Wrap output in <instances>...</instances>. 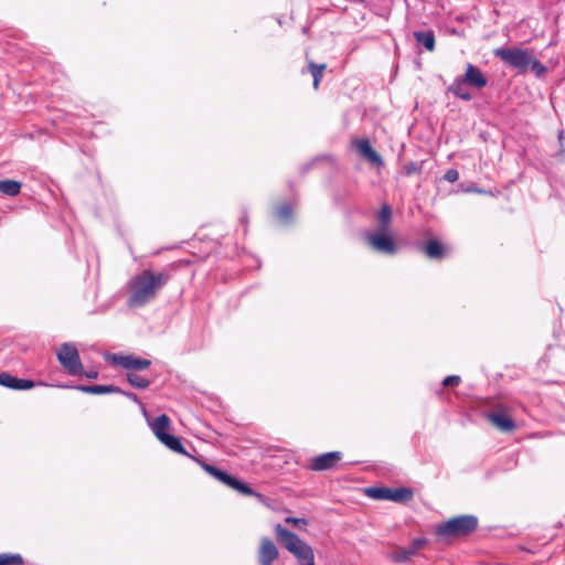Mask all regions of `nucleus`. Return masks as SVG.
I'll list each match as a JSON object with an SVG mask.
<instances>
[{"instance_id": "17", "label": "nucleus", "mask_w": 565, "mask_h": 565, "mask_svg": "<svg viewBox=\"0 0 565 565\" xmlns=\"http://www.w3.org/2000/svg\"><path fill=\"white\" fill-rule=\"evenodd\" d=\"M423 250L430 259H441L447 254V248L435 238L428 239Z\"/></svg>"}, {"instance_id": "15", "label": "nucleus", "mask_w": 565, "mask_h": 565, "mask_svg": "<svg viewBox=\"0 0 565 565\" xmlns=\"http://www.w3.org/2000/svg\"><path fill=\"white\" fill-rule=\"evenodd\" d=\"M489 420L502 431H512L515 428V423L511 417L503 413L493 412L488 415Z\"/></svg>"}, {"instance_id": "7", "label": "nucleus", "mask_w": 565, "mask_h": 565, "mask_svg": "<svg viewBox=\"0 0 565 565\" xmlns=\"http://www.w3.org/2000/svg\"><path fill=\"white\" fill-rule=\"evenodd\" d=\"M427 544L425 537H417L412 541L408 547L395 546L387 557L397 564L407 563L412 557L418 555L419 551Z\"/></svg>"}, {"instance_id": "12", "label": "nucleus", "mask_w": 565, "mask_h": 565, "mask_svg": "<svg viewBox=\"0 0 565 565\" xmlns=\"http://www.w3.org/2000/svg\"><path fill=\"white\" fill-rule=\"evenodd\" d=\"M115 364L122 366L126 370L139 371L150 366V361L147 359L137 358L134 355H117L111 356Z\"/></svg>"}, {"instance_id": "16", "label": "nucleus", "mask_w": 565, "mask_h": 565, "mask_svg": "<svg viewBox=\"0 0 565 565\" xmlns=\"http://www.w3.org/2000/svg\"><path fill=\"white\" fill-rule=\"evenodd\" d=\"M392 209L384 204L377 213V230L375 233H391Z\"/></svg>"}, {"instance_id": "30", "label": "nucleus", "mask_w": 565, "mask_h": 565, "mask_svg": "<svg viewBox=\"0 0 565 565\" xmlns=\"http://www.w3.org/2000/svg\"><path fill=\"white\" fill-rule=\"evenodd\" d=\"M230 488L238 491L242 494L245 495H252L253 490L244 482L239 481L238 479L234 478L232 483H230Z\"/></svg>"}, {"instance_id": "18", "label": "nucleus", "mask_w": 565, "mask_h": 565, "mask_svg": "<svg viewBox=\"0 0 565 565\" xmlns=\"http://www.w3.org/2000/svg\"><path fill=\"white\" fill-rule=\"evenodd\" d=\"M466 85L468 84L462 79V77H459L452 82V84L448 87V90L456 97L468 102L472 99V95L466 88Z\"/></svg>"}, {"instance_id": "22", "label": "nucleus", "mask_w": 565, "mask_h": 565, "mask_svg": "<svg viewBox=\"0 0 565 565\" xmlns=\"http://www.w3.org/2000/svg\"><path fill=\"white\" fill-rule=\"evenodd\" d=\"M21 191V183L15 180H0V193L8 196H15Z\"/></svg>"}, {"instance_id": "8", "label": "nucleus", "mask_w": 565, "mask_h": 565, "mask_svg": "<svg viewBox=\"0 0 565 565\" xmlns=\"http://www.w3.org/2000/svg\"><path fill=\"white\" fill-rule=\"evenodd\" d=\"M366 241L373 249L380 253L394 255L397 250L391 233H370Z\"/></svg>"}, {"instance_id": "11", "label": "nucleus", "mask_w": 565, "mask_h": 565, "mask_svg": "<svg viewBox=\"0 0 565 565\" xmlns=\"http://www.w3.org/2000/svg\"><path fill=\"white\" fill-rule=\"evenodd\" d=\"M342 454L340 451L326 452L317 456L311 460L310 468L315 471H322L332 469L341 460Z\"/></svg>"}, {"instance_id": "21", "label": "nucleus", "mask_w": 565, "mask_h": 565, "mask_svg": "<svg viewBox=\"0 0 565 565\" xmlns=\"http://www.w3.org/2000/svg\"><path fill=\"white\" fill-rule=\"evenodd\" d=\"M413 491L409 488L401 487L390 489V501L393 502H406L413 499Z\"/></svg>"}, {"instance_id": "14", "label": "nucleus", "mask_w": 565, "mask_h": 565, "mask_svg": "<svg viewBox=\"0 0 565 565\" xmlns=\"http://www.w3.org/2000/svg\"><path fill=\"white\" fill-rule=\"evenodd\" d=\"M0 385L12 390H30L34 387L35 384L31 380L18 379L9 373H1Z\"/></svg>"}, {"instance_id": "34", "label": "nucleus", "mask_w": 565, "mask_h": 565, "mask_svg": "<svg viewBox=\"0 0 565 565\" xmlns=\"http://www.w3.org/2000/svg\"><path fill=\"white\" fill-rule=\"evenodd\" d=\"M444 179L447 180L450 183L456 182L459 179V173L455 169H449L446 171Z\"/></svg>"}, {"instance_id": "6", "label": "nucleus", "mask_w": 565, "mask_h": 565, "mask_svg": "<svg viewBox=\"0 0 565 565\" xmlns=\"http://www.w3.org/2000/svg\"><path fill=\"white\" fill-rule=\"evenodd\" d=\"M57 360L71 375H78L82 373L83 365L75 345L71 343H63L57 351Z\"/></svg>"}, {"instance_id": "29", "label": "nucleus", "mask_w": 565, "mask_h": 565, "mask_svg": "<svg viewBox=\"0 0 565 565\" xmlns=\"http://www.w3.org/2000/svg\"><path fill=\"white\" fill-rule=\"evenodd\" d=\"M230 488L238 491L242 494L245 495H252L253 490L244 482L239 481L238 479L234 478L232 483H230Z\"/></svg>"}, {"instance_id": "19", "label": "nucleus", "mask_w": 565, "mask_h": 565, "mask_svg": "<svg viewBox=\"0 0 565 565\" xmlns=\"http://www.w3.org/2000/svg\"><path fill=\"white\" fill-rule=\"evenodd\" d=\"M417 44L423 45L427 51L435 50V34L433 31H415L413 33Z\"/></svg>"}, {"instance_id": "36", "label": "nucleus", "mask_w": 565, "mask_h": 565, "mask_svg": "<svg viewBox=\"0 0 565 565\" xmlns=\"http://www.w3.org/2000/svg\"><path fill=\"white\" fill-rule=\"evenodd\" d=\"M122 394L125 396H127L129 399L136 402V403H139V398L136 394L131 393V392H122Z\"/></svg>"}, {"instance_id": "28", "label": "nucleus", "mask_w": 565, "mask_h": 565, "mask_svg": "<svg viewBox=\"0 0 565 565\" xmlns=\"http://www.w3.org/2000/svg\"><path fill=\"white\" fill-rule=\"evenodd\" d=\"M529 70H531L537 77L544 76L547 72V68L534 56L531 57Z\"/></svg>"}, {"instance_id": "13", "label": "nucleus", "mask_w": 565, "mask_h": 565, "mask_svg": "<svg viewBox=\"0 0 565 565\" xmlns=\"http://www.w3.org/2000/svg\"><path fill=\"white\" fill-rule=\"evenodd\" d=\"M462 79L470 86L481 89L487 86L488 81L483 73L475 65L468 64Z\"/></svg>"}, {"instance_id": "9", "label": "nucleus", "mask_w": 565, "mask_h": 565, "mask_svg": "<svg viewBox=\"0 0 565 565\" xmlns=\"http://www.w3.org/2000/svg\"><path fill=\"white\" fill-rule=\"evenodd\" d=\"M279 556V551L271 539L264 536L260 539L257 551V561L259 564L274 563Z\"/></svg>"}, {"instance_id": "31", "label": "nucleus", "mask_w": 565, "mask_h": 565, "mask_svg": "<svg viewBox=\"0 0 565 565\" xmlns=\"http://www.w3.org/2000/svg\"><path fill=\"white\" fill-rule=\"evenodd\" d=\"M422 171V164L417 162H407L403 166V173L406 175H412L419 173Z\"/></svg>"}, {"instance_id": "25", "label": "nucleus", "mask_w": 565, "mask_h": 565, "mask_svg": "<svg viewBox=\"0 0 565 565\" xmlns=\"http://www.w3.org/2000/svg\"><path fill=\"white\" fill-rule=\"evenodd\" d=\"M127 381L129 384L136 388L143 390L150 385V381L145 379L143 376L135 373V372H128L127 373Z\"/></svg>"}, {"instance_id": "23", "label": "nucleus", "mask_w": 565, "mask_h": 565, "mask_svg": "<svg viewBox=\"0 0 565 565\" xmlns=\"http://www.w3.org/2000/svg\"><path fill=\"white\" fill-rule=\"evenodd\" d=\"M79 391L89 394H105L121 392L119 388L111 385H82L77 387Z\"/></svg>"}, {"instance_id": "3", "label": "nucleus", "mask_w": 565, "mask_h": 565, "mask_svg": "<svg viewBox=\"0 0 565 565\" xmlns=\"http://www.w3.org/2000/svg\"><path fill=\"white\" fill-rule=\"evenodd\" d=\"M478 519L475 515H458L436 526V534L443 539L463 537L478 527Z\"/></svg>"}, {"instance_id": "35", "label": "nucleus", "mask_w": 565, "mask_h": 565, "mask_svg": "<svg viewBox=\"0 0 565 565\" xmlns=\"http://www.w3.org/2000/svg\"><path fill=\"white\" fill-rule=\"evenodd\" d=\"M460 383V377L457 375H449L444 379L443 385L444 386H457Z\"/></svg>"}, {"instance_id": "1", "label": "nucleus", "mask_w": 565, "mask_h": 565, "mask_svg": "<svg viewBox=\"0 0 565 565\" xmlns=\"http://www.w3.org/2000/svg\"><path fill=\"white\" fill-rule=\"evenodd\" d=\"M166 270L154 271L142 269L134 275L127 282L126 305L130 309L141 308L152 302L170 280Z\"/></svg>"}, {"instance_id": "32", "label": "nucleus", "mask_w": 565, "mask_h": 565, "mask_svg": "<svg viewBox=\"0 0 565 565\" xmlns=\"http://www.w3.org/2000/svg\"><path fill=\"white\" fill-rule=\"evenodd\" d=\"M291 206L284 204L277 207L276 214L281 221H288L291 217Z\"/></svg>"}, {"instance_id": "20", "label": "nucleus", "mask_w": 565, "mask_h": 565, "mask_svg": "<svg viewBox=\"0 0 565 565\" xmlns=\"http://www.w3.org/2000/svg\"><path fill=\"white\" fill-rule=\"evenodd\" d=\"M200 465L201 467L207 472L210 473L211 476H213L215 479H217L218 481H221L222 483L226 484L230 487V483H232L234 477H232L231 475L217 469L216 467L212 466V465H209V463H205V462H202L200 461Z\"/></svg>"}, {"instance_id": "27", "label": "nucleus", "mask_w": 565, "mask_h": 565, "mask_svg": "<svg viewBox=\"0 0 565 565\" xmlns=\"http://www.w3.org/2000/svg\"><path fill=\"white\" fill-rule=\"evenodd\" d=\"M0 565H23V558L19 554H0Z\"/></svg>"}, {"instance_id": "33", "label": "nucleus", "mask_w": 565, "mask_h": 565, "mask_svg": "<svg viewBox=\"0 0 565 565\" xmlns=\"http://www.w3.org/2000/svg\"><path fill=\"white\" fill-rule=\"evenodd\" d=\"M285 522L288 524H292L294 526H297V527L306 526L308 524V521L306 519L294 518V516H287L285 519Z\"/></svg>"}, {"instance_id": "10", "label": "nucleus", "mask_w": 565, "mask_h": 565, "mask_svg": "<svg viewBox=\"0 0 565 565\" xmlns=\"http://www.w3.org/2000/svg\"><path fill=\"white\" fill-rule=\"evenodd\" d=\"M358 153L373 166L380 167L383 164L382 157L372 148L367 139H358L352 142Z\"/></svg>"}, {"instance_id": "5", "label": "nucleus", "mask_w": 565, "mask_h": 565, "mask_svg": "<svg viewBox=\"0 0 565 565\" xmlns=\"http://www.w3.org/2000/svg\"><path fill=\"white\" fill-rule=\"evenodd\" d=\"M154 436L169 449L181 455H188L180 439L173 435L168 434L170 429V418L162 414L152 420H148Z\"/></svg>"}, {"instance_id": "24", "label": "nucleus", "mask_w": 565, "mask_h": 565, "mask_svg": "<svg viewBox=\"0 0 565 565\" xmlns=\"http://www.w3.org/2000/svg\"><path fill=\"white\" fill-rule=\"evenodd\" d=\"M308 67L313 77V88L318 89L327 65L326 64H316L313 62H310Z\"/></svg>"}, {"instance_id": "26", "label": "nucleus", "mask_w": 565, "mask_h": 565, "mask_svg": "<svg viewBox=\"0 0 565 565\" xmlns=\"http://www.w3.org/2000/svg\"><path fill=\"white\" fill-rule=\"evenodd\" d=\"M369 497L377 500H390V488L372 487L366 490Z\"/></svg>"}, {"instance_id": "4", "label": "nucleus", "mask_w": 565, "mask_h": 565, "mask_svg": "<svg viewBox=\"0 0 565 565\" xmlns=\"http://www.w3.org/2000/svg\"><path fill=\"white\" fill-rule=\"evenodd\" d=\"M493 54L504 64L522 74L529 71V64L533 56L532 51L520 47H499L493 51Z\"/></svg>"}, {"instance_id": "37", "label": "nucleus", "mask_w": 565, "mask_h": 565, "mask_svg": "<svg viewBox=\"0 0 565 565\" xmlns=\"http://www.w3.org/2000/svg\"><path fill=\"white\" fill-rule=\"evenodd\" d=\"M97 375H98V373H97L96 371H92V372H89V373H86V376H87L88 379H96V377H97Z\"/></svg>"}, {"instance_id": "2", "label": "nucleus", "mask_w": 565, "mask_h": 565, "mask_svg": "<svg viewBox=\"0 0 565 565\" xmlns=\"http://www.w3.org/2000/svg\"><path fill=\"white\" fill-rule=\"evenodd\" d=\"M274 531L278 542L297 558L300 565H315V553L309 544L280 524H276Z\"/></svg>"}, {"instance_id": "38", "label": "nucleus", "mask_w": 565, "mask_h": 565, "mask_svg": "<svg viewBox=\"0 0 565 565\" xmlns=\"http://www.w3.org/2000/svg\"><path fill=\"white\" fill-rule=\"evenodd\" d=\"M259 565H273V563H268V564H259Z\"/></svg>"}]
</instances>
